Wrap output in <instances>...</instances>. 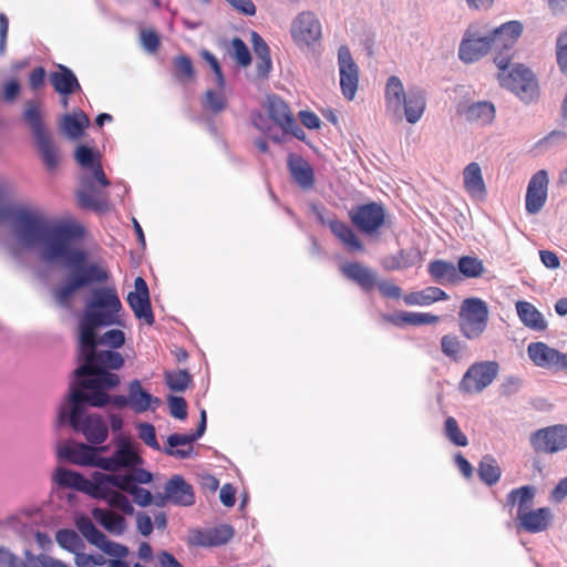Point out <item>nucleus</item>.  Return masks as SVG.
Segmentation results:
<instances>
[{
  "mask_svg": "<svg viewBox=\"0 0 567 567\" xmlns=\"http://www.w3.org/2000/svg\"><path fill=\"white\" fill-rule=\"evenodd\" d=\"M107 367H95L85 373H78L76 383L71 385L66 400L59 408L58 424L70 423L72 429L81 433L91 445L105 442L109 427L97 414L86 411V405L101 408L107 404V390L120 383L117 374L109 372Z\"/></svg>",
  "mask_w": 567,
  "mask_h": 567,
  "instance_id": "obj_1",
  "label": "nucleus"
},
{
  "mask_svg": "<svg viewBox=\"0 0 567 567\" xmlns=\"http://www.w3.org/2000/svg\"><path fill=\"white\" fill-rule=\"evenodd\" d=\"M121 310L122 303L114 288L100 287L91 291L80 320L78 373H85L95 367L117 370L123 365L124 359L121 353L111 350H96L95 333L99 327L120 324L118 313Z\"/></svg>",
  "mask_w": 567,
  "mask_h": 567,
  "instance_id": "obj_2",
  "label": "nucleus"
},
{
  "mask_svg": "<svg viewBox=\"0 0 567 567\" xmlns=\"http://www.w3.org/2000/svg\"><path fill=\"white\" fill-rule=\"evenodd\" d=\"M4 185L0 183V220L8 219L10 235L23 249L34 250L48 262L61 252L62 244L71 235L74 224L49 219L42 213L20 208L9 214L3 202Z\"/></svg>",
  "mask_w": 567,
  "mask_h": 567,
  "instance_id": "obj_3",
  "label": "nucleus"
},
{
  "mask_svg": "<svg viewBox=\"0 0 567 567\" xmlns=\"http://www.w3.org/2000/svg\"><path fill=\"white\" fill-rule=\"evenodd\" d=\"M80 235L81 229L75 226L62 244L61 252L49 261V264H59L68 270L65 281L53 290L55 301L63 308L71 307V299L79 290L104 284L109 279V271L103 261L74 245V240Z\"/></svg>",
  "mask_w": 567,
  "mask_h": 567,
  "instance_id": "obj_4",
  "label": "nucleus"
},
{
  "mask_svg": "<svg viewBox=\"0 0 567 567\" xmlns=\"http://www.w3.org/2000/svg\"><path fill=\"white\" fill-rule=\"evenodd\" d=\"M75 159L85 169L76 192L80 205L94 210L105 209L107 207L105 188L110 182L103 172L99 152L85 145H79Z\"/></svg>",
  "mask_w": 567,
  "mask_h": 567,
  "instance_id": "obj_5",
  "label": "nucleus"
},
{
  "mask_svg": "<svg viewBox=\"0 0 567 567\" xmlns=\"http://www.w3.org/2000/svg\"><path fill=\"white\" fill-rule=\"evenodd\" d=\"M425 96L421 89L404 90L402 81L392 75L385 84V107L396 121L403 117L410 123H417L425 111Z\"/></svg>",
  "mask_w": 567,
  "mask_h": 567,
  "instance_id": "obj_6",
  "label": "nucleus"
},
{
  "mask_svg": "<svg viewBox=\"0 0 567 567\" xmlns=\"http://www.w3.org/2000/svg\"><path fill=\"white\" fill-rule=\"evenodd\" d=\"M498 68L499 84L515 93L522 101L530 102L537 95V82L534 73L523 64L511 65L509 55H497L494 59Z\"/></svg>",
  "mask_w": 567,
  "mask_h": 567,
  "instance_id": "obj_7",
  "label": "nucleus"
},
{
  "mask_svg": "<svg viewBox=\"0 0 567 567\" xmlns=\"http://www.w3.org/2000/svg\"><path fill=\"white\" fill-rule=\"evenodd\" d=\"M460 331L467 340L478 339L486 330L488 322V307L480 298L463 300L460 312Z\"/></svg>",
  "mask_w": 567,
  "mask_h": 567,
  "instance_id": "obj_8",
  "label": "nucleus"
},
{
  "mask_svg": "<svg viewBox=\"0 0 567 567\" xmlns=\"http://www.w3.org/2000/svg\"><path fill=\"white\" fill-rule=\"evenodd\" d=\"M53 481L58 485L56 493L61 495L65 494L69 502H72L74 494L71 492L65 493V488H73L93 496L96 488L105 487V484L109 483L105 473L94 472L91 480H87L83 475L64 467H58L55 470Z\"/></svg>",
  "mask_w": 567,
  "mask_h": 567,
  "instance_id": "obj_9",
  "label": "nucleus"
},
{
  "mask_svg": "<svg viewBox=\"0 0 567 567\" xmlns=\"http://www.w3.org/2000/svg\"><path fill=\"white\" fill-rule=\"evenodd\" d=\"M115 450L111 456H101L100 468L115 474L121 470H128L143 463L133 442L123 435H116L113 439Z\"/></svg>",
  "mask_w": 567,
  "mask_h": 567,
  "instance_id": "obj_10",
  "label": "nucleus"
},
{
  "mask_svg": "<svg viewBox=\"0 0 567 567\" xmlns=\"http://www.w3.org/2000/svg\"><path fill=\"white\" fill-rule=\"evenodd\" d=\"M290 33L293 42L300 49L311 50L322 38V25L313 11L306 10L295 17Z\"/></svg>",
  "mask_w": 567,
  "mask_h": 567,
  "instance_id": "obj_11",
  "label": "nucleus"
},
{
  "mask_svg": "<svg viewBox=\"0 0 567 567\" xmlns=\"http://www.w3.org/2000/svg\"><path fill=\"white\" fill-rule=\"evenodd\" d=\"M496 361H480L471 364L463 374L458 390L465 394H477L488 388L498 374Z\"/></svg>",
  "mask_w": 567,
  "mask_h": 567,
  "instance_id": "obj_12",
  "label": "nucleus"
},
{
  "mask_svg": "<svg viewBox=\"0 0 567 567\" xmlns=\"http://www.w3.org/2000/svg\"><path fill=\"white\" fill-rule=\"evenodd\" d=\"M58 544L74 555L84 548L81 534H55ZM85 539L101 548L104 553L121 558L125 557L127 549L124 546L112 543L105 538V534H82Z\"/></svg>",
  "mask_w": 567,
  "mask_h": 567,
  "instance_id": "obj_13",
  "label": "nucleus"
},
{
  "mask_svg": "<svg viewBox=\"0 0 567 567\" xmlns=\"http://www.w3.org/2000/svg\"><path fill=\"white\" fill-rule=\"evenodd\" d=\"M529 445L536 453L556 454L567 449V425L555 424L534 431Z\"/></svg>",
  "mask_w": 567,
  "mask_h": 567,
  "instance_id": "obj_14",
  "label": "nucleus"
},
{
  "mask_svg": "<svg viewBox=\"0 0 567 567\" xmlns=\"http://www.w3.org/2000/svg\"><path fill=\"white\" fill-rule=\"evenodd\" d=\"M349 217L361 233L372 235L383 226L385 212L382 205L369 203L352 208Z\"/></svg>",
  "mask_w": 567,
  "mask_h": 567,
  "instance_id": "obj_15",
  "label": "nucleus"
},
{
  "mask_svg": "<svg viewBox=\"0 0 567 567\" xmlns=\"http://www.w3.org/2000/svg\"><path fill=\"white\" fill-rule=\"evenodd\" d=\"M106 446L94 447L84 443L69 441L59 445L58 454L73 464L82 466H95L100 468L101 452H105Z\"/></svg>",
  "mask_w": 567,
  "mask_h": 567,
  "instance_id": "obj_16",
  "label": "nucleus"
},
{
  "mask_svg": "<svg viewBox=\"0 0 567 567\" xmlns=\"http://www.w3.org/2000/svg\"><path fill=\"white\" fill-rule=\"evenodd\" d=\"M527 354L530 361L543 369L564 371L567 373V354L545 342H532L527 347Z\"/></svg>",
  "mask_w": 567,
  "mask_h": 567,
  "instance_id": "obj_17",
  "label": "nucleus"
},
{
  "mask_svg": "<svg viewBox=\"0 0 567 567\" xmlns=\"http://www.w3.org/2000/svg\"><path fill=\"white\" fill-rule=\"evenodd\" d=\"M338 66L342 94L351 101L354 99L358 90L359 68L346 45L340 47L338 50Z\"/></svg>",
  "mask_w": 567,
  "mask_h": 567,
  "instance_id": "obj_18",
  "label": "nucleus"
},
{
  "mask_svg": "<svg viewBox=\"0 0 567 567\" xmlns=\"http://www.w3.org/2000/svg\"><path fill=\"white\" fill-rule=\"evenodd\" d=\"M206 411L202 410L200 412V422L198 429L195 433L192 434H178L174 433L167 437V447L163 450V452L167 455L174 456L176 458H187L190 456L193 452V443L203 436L206 430Z\"/></svg>",
  "mask_w": 567,
  "mask_h": 567,
  "instance_id": "obj_19",
  "label": "nucleus"
},
{
  "mask_svg": "<svg viewBox=\"0 0 567 567\" xmlns=\"http://www.w3.org/2000/svg\"><path fill=\"white\" fill-rule=\"evenodd\" d=\"M548 174L540 169L535 173L528 182L525 199L526 212L530 215L538 214L547 199Z\"/></svg>",
  "mask_w": 567,
  "mask_h": 567,
  "instance_id": "obj_20",
  "label": "nucleus"
},
{
  "mask_svg": "<svg viewBox=\"0 0 567 567\" xmlns=\"http://www.w3.org/2000/svg\"><path fill=\"white\" fill-rule=\"evenodd\" d=\"M166 503L176 506H190L195 503L194 488L182 476L174 475L164 486V495L161 505Z\"/></svg>",
  "mask_w": 567,
  "mask_h": 567,
  "instance_id": "obj_21",
  "label": "nucleus"
},
{
  "mask_svg": "<svg viewBox=\"0 0 567 567\" xmlns=\"http://www.w3.org/2000/svg\"><path fill=\"white\" fill-rule=\"evenodd\" d=\"M105 477L109 483L105 484V487L96 488L93 497L105 499L111 507L124 514L133 513L134 508L130 499L120 492L122 484L115 478V474H105Z\"/></svg>",
  "mask_w": 567,
  "mask_h": 567,
  "instance_id": "obj_22",
  "label": "nucleus"
},
{
  "mask_svg": "<svg viewBox=\"0 0 567 567\" xmlns=\"http://www.w3.org/2000/svg\"><path fill=\"white\" fill-rule=\"evenodd\" d=\"M134 286L135 290L127 295V302L136 318L145 320L147 324H153L154 316L151 308L147 284L142 277H137Z\"/></svg>",
  "mask_w": 567,
  "mask_h": 567,
  "instance_id": "obj_23",
  "label": "nucleus"
},
{
  "mask_svg": "<svg viewBox=\"0 0 567 567\" xmlns=\"http://www.w3.org/2000/svg\"><path fill=\"white\" fill-rule=\"evenodd\" d=\"M523 29V24L517 20L505 22L495 28L487 37L491 41V48L499 52L511 50L522 35Z\"/></svg>",
  "mask_w": 567,
  "mask_h": 567,
  "instance_id": "obj_24",
  "label": "nucleus"
},
{
  "mask_svg": "<svg viewBox=\"0 0 567 567\" xmlns=\"http://www.w3.org/2000/svg\"><path fill=\"white\" fill-rule=\"evenodd\" d=\"M128 401L130 409L138 414L155 411L161 404V400L143 389L138 380L128 384Z\"/></svg>",
  "mask_w": 567,
  "mask_h": 567,
  "instance_id": "obj_25",
  "label": "nucleus"
},
{
  "mask_svg": "<svg viewBox=\"0 0 567 567\" xmlns=\"http://www.w3.org/2000/svg\"><path fill=\"white\" fill-rule=\"evenodd\" d=\"M267 111L271 121L281 128L282 133L290 132L299 137L298 133L293 130L297 126L296 122L285 101L277 96L268 97Z\"/></svg>",
  "mask_w": 567,
  "mask_h": 567,
  "instance_id": "obj_26",
  "label": "nucleus"
},
{
  "mask_svg": "<svg viewBox=\"0 0 567 567\" xmlns=\"http://www.w3.org/2000/svg\"><path fill=\"white\" fill-rule=\"evenodd\" d=\"M554 518L549 507L529 508L517 517L519 527L527 532H542L550 528Z\"/></svg>",
  "mask_w": 567,
  "mask_h": 567,
  "instance_id": "obj_27",
  "label": "nucleus"
},
{
  "mask_svg": "<svg viewBox=\"0 0 567 567\" xmlns=\"http://www.w3.org/2000/svg\"><path fill=\"white\" fill-rule=\"evenodd\" d=\"M463 184L466 193L476 200L486 197V185L478 163L472 162L463 171Z\"/></svg>",
  "mask_w": 567,
  "mask_h": 567,
  "instance_id": "obj_28",
  "label": "nucleus"
},
{
  "mask_svg": "<svg viewBox=\"0 0 567 567\" xmlns=\"http://www.w3.org/2000/svg\"><path fill=\"white\" fill-rule=\"evenodd\" d=\"M288 169L295 183L302 189H310L315 184V174L310 164L299 155L290 154Z\"/></svg>",
  "mask_w": 567,
  "mask_h": 567,
  "instance_id": "obj_29",
  "label": "nucleus"
},
{
  "mask_svg": "<svg viewBox=\"0 0 567 567\" xmlns=\"http://www.w3.org/2000/svg\"><path fill=\"white\" fill-rule=\"evenodd\" d=\"M537 488L533 485H524L512 489L506 495V506L516 508V518L532 508L536 497Z\"/></svg>",
  "mask_w": 567,
  "mask_h": 567,
  "instance_id": "obj_30",
  "label": "nucleus"
},
{
  "mask_svg": "<svg viewBox=\"0 0 567 567\" xmlns=\"http://www.w3.org/2000/svg\"><path fill=\"white\" fill-rule=\"evenodd\" d=\"M489 38H464L458 48V56L466 63L477 61L491 50Z\"/></svg>",
  "mask_w": 567,
  "mask_h": 567,
  "instance_id": "obj_31",
  "label": "nucleus"
},
{
  "mask_svg": "<svg viewBox=\"0 0 567 567\" xmlns=\"http://www.w3.org/2000/svg\"><path fill=\"white\" fill-rule=\"evenodd\" d=\"M50 83L54 90L62 96L81 91V85L75 74L66 66L59 64L58 70L50 74Z\"/></svg>",
  "mask_w": 567,
  "mask_h": 567,
  "instance_id": "obj_32",
  "label": "nucleus"
},
{
  "mask_svg": "<svg viewBox=\"0 0 567 567\" xmlns=\"http://www.w3.org/2000/svg\"><path fill=\"white\" fill-rule=\"evenodd\" d=\"M516 311L523 324L534 331H544L547 328V321L542 312L528 301H517Z\"/></svg>",
  "mask_w": 567,
  "mask_h": 567,
  "instance_id": "obj_33",
  "label": "nucleus"
},
{
  "mask_svg": "<svg viewBox=\"0 0 567 567\" xmlns=\"http://www.w3.org/2000/svg\"><path fill=\"white\" fill-rule=\"evenodd\" d=\"M34 142L45 167L50 171L56 168L60 163L61 155L51 133L49 132L48 134L35 137Z\"/></svg>",
  "mask_w": 567,
  "mask_h": 567,
  "instance_id": "obj_34",
  "label": "nucleus"
},
{
  "mask_svg": "<svg viewBox=\"0 0 567 567\" xmlns=\"http://www.w3.org/2000/svg\"><path fill=\"white\" fill-rule=\"evenodd\" d=\"M465 118L480 126L491 124L495 118V106L487 101L472 103L464 111Z\"/></svg>",
  "mask_w": 567,
  "mask_h": 567,
  "instance_id": "obj_35",
  "label": "nucleus"
},
{
  "mask_svg": "<svg viewBox=\"0 0 567 567\" xmlns=\"http://www.w3.org/2000/svg\"><path fill=\"white\" fill-rule=\"evenodd\" d=\"M341 270L347 278L355 281L364 290H370L375 285V274L359 262L346 264Z\"/></svg>",
  "mask_w": 567,
  "mask_h": 567,
  "instance_id": "obj_36",
  "label": "nucleus"
},
{
  "mask_svg": "<svg viewBox=\"0 0 567 567\" xmlns=\"http://www.w3.org/2000/svg\"><path fill=\"white\" fill-rule=\"evenodd\" d=\"M447 295L437 287H426L420 291H413L403 296L408 306H430L440 300H446Z\"/></svg>",
  "mask_w": 567,
  "mask_h": 567,
  "instance_id": "obj_37",
  "label": "nucleus"
},
{
  "mask_svg": "<svg viewBox=\"0 0 567 567\" xmlns=\"http://www.w3.org/2000/svg\"><path fill=\"white\" fill-rule=\"evenodd\" d=\"M421 260V252L416 248L402 249L398 255H391L382 260L386 270H398L414 266Z\"/></svg>",
  "mask_w": 567,
  "mask_h": 567,
  "instance_id": "obj_38",
  "label": "nucleus"
},
{
  "mask_svg": "<svg viewBox=\"0 0 567 567\" xmlns=\"http://www.w3.org/2000/svg\"><path fill=\"white\" fill-rule=\"evenodd\" d=\"M23 118L28 123L33 138L49 133L43 123V115L40 103L34 101L25 102Z\"/></svg>",
  "mask_w": 567,
  "mask_h": 567,
  "instance_id": "obj_39",
  "label": "nucleus"
},
{
  "mask_svg": "<svg viewBox=\"0 0 567 567\" xmlns=\"http://www.w3.org/2000/svg\"><path fill=\"white\" fill-rule=\"evenodd\" d=\"M25 514V528L23 532H40L41 528H53V518L47 515L41 507L29 506L22 508Z\"/></svg>",
  "mask_w": 567,
  "mask_h": 567,
  "instance_id": "obj_40",
  "label": "nucleus"
},
{
  "mask_svg": "<svg viewBox=\"0 0 567 567\" xmlns=\"http://www.w3.org/2000/svg\"><path fill=\"white\" fill-rule=\"evenodd\" d=\"M429 272L433 280L440 285L455 282L458 279L457 268L445 260L430 262Z\"/></svg>",
  "mask_w": 567,
  "mask_h": 567,
  "instance_id": "obj_41",
  "label": "nucleus"
},
{
  "mask_svg": "<svg viewBox=\"0 0 567 567\" xmlns=\"http://www.w3.org/2000/svg\"><path fill=\"white\" fill-rule=\"evenodd\" d=\"M329 225L333 235L342 241L348 250H363L362 243L347 224L339 220H331Z\"/></svg>",
  "mask_w": 567,
  "mask_h": 567,
  "instance_id": "obj_42",
  "label": "nucleus"
},
{
  "mask_svg": "<svg viewBox=\"0 0 567 567\" xmlns=\"http://www.w3.org/2000/svg\"><path fill=\"white\" fill-rule=\"evenodd\" d=\"M392 323L400 326L408 323L412 326L434 324L440 321V317L427 312H406L401 311L394 316L386 317Z\"/></svg>",
  "mask_w": 567,
  "mask_h": 567,
  "instance_id": "obj_43",
  "label": "nucleus"
},
{
  "mask_svg": "<svg viewBox=\"0 0 567 567\" xmlns=\"http://www.w3.org/2000/svg\"><path fill=\"white\" fill-rule=\"evenodd\" d=\"M87 125L89 118L82 112L73 115L66 114L62 117L61 122L63 133L72 140L80 137Z\"/></svg>",
  "mask_w": 567,
  "mask_h": 567,
  "instance_id": "obj_44",
  "label": "nucleus"
},
{
  "mask_svg": "<svg viewBox=\"0 0 567 567\" xmlns=\"http://www.w3.org/2000/svg\"><path fill=\"white\" fill-rule=\"evenodd\" d=\"M502 475V470L496 460L491 455H485L478 465V476L488 486L495 485Z\"/></svg>",
  "mask_w": 567,
  "mask_h": 567,
  "instance_id": "obj_45",
  "label": "nucleus"
},
{
  "mask_svg": "<svg viewBox=\"0 0 567 567\" xmlns=\"http://www.w3.org/2000/svg\"><path fill=\"white\" fill-rule=\"evenodd\" d=\"M203 106L215 114L224 111L227 106L225 85L220 87L216 85V89L207 90L203 100Z\"/></svg>",
  "mask_w": 567,
  "mask_h": 567,
  "instance_id": "obj_46",
  "label": "nucleus"
},
{
  "mask_svg": "<svg viewBox=\"0 0 567 567\" xmlns=\"http://www.w3.org/2000/svg\"><path fill=\"white\" fill-rule=\"evenodd\" d=\"M115 478L121 482L122 488H133L137 484H147L152 481V474L137 466L128 468L126 474H115Z\"/></svg>",
  "mask_w": 567,
  "mask_h": 567,
  "instance_id": "obj_47",
  "label": "nucleus"
},
{
  "mask_svg": "<svg viewBox=\"0 0 567 567\" xmlns=\"http://www.w3.org/2000/svg\"><path fill=\"white\" fill-rule=\"evenodd\" d=\"M466 344L454 334H445L441 339V350L445 357L458 362L463 359Z\"/></svg>",
  "mask_w": 567,
  "mask_h": 567,
  "instance_id": "obj_48",
  "label": "nucleus"
},
{
  "mask_svg": "<svg viewBox=\"0 0 567 567\" xmlns=\"http://www.w3.org/2000/svg\"><path fill=\"white\" fill-rule=\"evenodd\" d=\"M233 534H190L188 544L200 547H216L230 540Z\"/></svg>",
  "mask_w": 567,
  "mask_h": 567,
  "instance_id": "obj_49",
  "label": "nucleus"
},
{
  "mask_svg": "<svg viewBox=\"0 0 567 567\" xmlns=\"http://www.w3.org/2000/svg\"><path fill=\"white\" fill-rule=\"evenodd\" d=\"M92 516L101 526L106 528L109 532H113L116 528L122 527L123 517L107 508H94Z\"/></svg>",
  "mask_w": 567,
  "mask_h": 567,
  "instance_id": "obj_50",
  "label": "nucleus"
},
{
  "mask_svg": "<svg viewBox=\"0 0 567 567\" xmlns=\"http://www.w3.org/2000/svg\"><path fill=\"white\" fill-rule=\"evenodd\" d=\"M251 121L254 126L267 135L269 138L279 142L281 138V133L278 128L275 127V123H271V118H268L261 113L252 114Z\"/></svg>",
  "mask_w": 567,
  "mask_h": 567,
  "instance_id": "obj_51",
  "label": "nucleus"
},
{
  "mask_svg": "<svg viewBox=\"0 0 567 567\" xmlns=\"http://www.w3.org/2000/svg\"><path fill=\"white\" fill-rule=\"evenodd\" d=\"M25 514L22 508L18 512L0 516V530L23 532L25 528Z\"/></svg>",
  "mask_w": 567,
  "mask_h": 567,
  "instance_id": "obj_52",
  "label": "nucleus"
},
{
  "mask_svg": "<svg viewBox=\"0 0 567 567\" xmlns=\"http://www.w3.org/2000/svg\"><path fill=\"white\" fill-rule=\"evenodd\" d=\"M444 432L446 437L456 446H466L468 441L466 435L461 431L456 420L449 416L445 420Z\"/></svg>",
  "mask_w": 567,
  "mask_h": 567,
  "instance_id": "obj_53",
  "label": "nucleus"
},
{
  "mask_svg": "<svg viewBox=\"0 0 567 567\" xmlns=\"http://www.w3.org/2000/svg\"><path fill=\"white\" fill-rule=\"evenodd\" d=\"M484 270L483 264L481 260L474 257H462L458 260L457 272L460 271L462 275L468 278H475L482 275Z\"/></svg>",
  "mask_w": 567,
  "mask_h": 567,
  "instance_id": "obj_54",
  "label": "nucleus"
},
{
  "mask_svg": "<svg viewBox=\"0 0 567 567\" xmlns=\"http://www.w3.org/2000/svg\"><path fill=\"white\" fill-rule=\"evenodd\" d=\"M165 380L167 386L171 390L182 392L188 386L190 382V375L186 370H178L167 372L165 375Z\"/></svg>",
  "mask_w": 567,
  "mask_h": 567,
  "instance_id": "obj_55",
  "label": "nucleus"
},
{
  "mask_svg": "<svg viewBox=\"0 0 567 567\" xmlns=\"http://www.w3.org/2000/svg\"><path fill=\"white\" fill-rule=\"evenodd\" d=\"M138 437L155 451H161V446L156 440L155 427L151 423L141 422L136 425Z\"/></svg>",
  "mask_w": 567,
  "mask_h": 567,
  "instance_id": "obj_56",
  "label": "nucleus"
},
{
  "mask_svg": "<svg viewBox=\"0 0 567 567\" xmlns=\"http://www.w3.org/2000/svg\"><path fill=\"white\" fill-rule=\"evenodd\" d=\"M556 60L563 73H567V29L556 40Z\"/></svg>",
  "mask_w": 567,
  "mask_h": 567,
  "instance_id": "obj_57",
  "label": "nucleus"
},
{
  "mask_svg": "<svg viewBox=\"0 0 567 567\" xmlns=\"http://www.w3.org/2000/svg\"><path fill=\"white\" fill-rule=\"evenodd\" d=\"M231 52L234 54V58L238 62V64H240L241 66H247L250 64V61H251L250 52L241 39H239V38L233 39Z\"/></svg>",
  "mask_w": 567,
  "mask_h": 567,
  "instance_id": "obj_58",
  "label": "nucleus"
},
{
  "mask_svg": "<svg viewBox=\"0 0 567 567\" xmlns=\"http://www.w3.org/2000/svg\"><path fill=\"white\" fill-rule=\"evenodd\" d=\"M176 76L182 80H189L194 76L193 63L189 58L185 55L176 56L174 60Z\"/></svg>",
  "mask_w": 567,
  "mask_h": 567,
  "instance_id": "obj_59",
  "label": "nucleus"
},
{
  "mask_svg": "<svg viewBox=\"0 0 567 567\" xmlns=\"http://www.w3.org/2000/svg\"><path fill=\"white\" fill-rule=\"evenodd\" d=\"M140 40L141 45L148 53L156 52L161 43L158 34L151 29H141Z\"/></svg>",
  "mask_w": 567,
  "mask_h": 567,
  "instance_id": "obj_60",
  "label": "nucleus"
},
{
  "mask_svg": "<svg viewBox=\"0 0 567 567\" xmlns=\"http://www.w3.org/2000/svg\"><path fill=\"white\" fill-rule=\"evenodd\" d=\"M169 413L172 416L184 420L187 416L186 401L181 396H169L168 399Z\"/></svg>",
  "mask_w": 567,
  "mask_h": 567,
  "instance_id": "obj_61",
  "label": "nucleus"
},
{
  "mask_svg": "<svg viewBox=\"0 0 567 567\" xmlns=\"http://www.w3.org/2000/svg\"><path fill=\"white\" fill-rule=\"evenodd\" d=\"M202 56L210 65V68L213 69L214 73H215V79H214L215 85H218L219 87L224 86L225 79H224L220 65H219L217 59L215 58V55L212 54L209 51L204 50L202 52Z\"/></svg>",
  "mask_w": 567,
  "mask_h": 567,
  "instance_id": "obj_62",
  "label": "nucleus"
},
{
  "mask_svg": "<svg viewBox=\"0 0 567 567\" xmlns=\"http://www.w3.org/2000/svg\"><path fill=\"white\" fill-rule=\"evenodd\" d=\"M100 342L113 348H120L125 342V336L121 330H110L102 336Z\"/></svg>",
  "mask_w": 567,
  "mask_h": 567,
  "instance_id": "obj_63",
  "label": "nucleus"
},
{
  "mask_svg": "<svg viewBox=\"0 0 567 567\" xmlns=\"http://www.w3.org/2000/svg\"><path fill=\"white\" fill-rule=\"evenodd\" d=\"M377 286L381 295L386 298L399 299L402 296L401 288L390 280H381Z\"/></svg>",
  "mask_w": 567,
  "mask_h": 567,
  "instance_id": "obj_64",
  "label": "nucleus"
}]
</instances>
